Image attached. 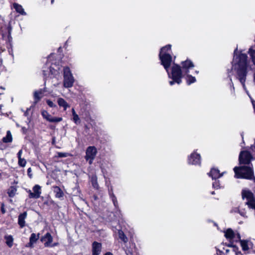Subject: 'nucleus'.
<instances>
[{
    "label": "nucleus",
    "mask_w": 255,
    "mask_h": 255,
    "mask_svg": "<svg viewBox=\"0 0 255 255\" xmlns=\"http://www.w3.org/2000/svg\"><path fill=\"white\" fill-rule=\"evenodd\" d=\"M201 163V157L199 154L194 152L188 157V163L191 164L198 165Z\"/></svg>",
    "instance_id": "obj_14"
},
{
    "label": "nucleus",
    "mask_w": 255,
    "mask_h": 255,
    "mask_svg": "<svg viewBox=\"0 0 255 255\" xmlns=\"http://www.w3.org/2000/svg\"><path fill=\"white\" fill-rule=\"evenodd\" d=\"M33 192L29 190L27 192L29 194L30 198L37 199L40 197L41 193V187L38 185H35L32 188Z\"/></svg>",
    "instance_id": "obj_13"
},
{
    "label": "nucleus",
    "mask_w": 255,
    "mask_h": 255,
    "mask_svg": "<svg viewBox=\"0 0 255 255\" xmlns=\"http://www.w3.org/2000/svg\"><path fill=\"white\" fill-rule=\"evenodd\" d=\"M72 113L73 116L77 115V114L75 112V111L74 109H73V108L72 109Z\"/></svg>",
    "instance_id": "obj_39"
},
{
    "label": "nucleus",
    "mask_w": 255,
    "mask_h": 255,
    "mask_svg": "<svg viewBox=\"0 0 255 255\" xmlns=\"http://www.w3.org/2000/svg\"><path fill=\"white\" fill-rule=\"evenodd\" d=\"M3 204H2V206H1V212L2 213H5V211L4 210V208H3Z\"/></svg>",
    "instance_id": "obj_42"
},
{
    "label": "nucleus",
    "mask_w": 255,
    "mask_h": 255,
    "mask_svg": "<svg viewBox=\"0 0 255 255\" xmlns=\"http://www.w3.org/2000/svg\"><path fill=\"white\" fill-rule=\"evenodd\" d=\"M238 48L234 51L233 61V69L236 72V78L242 84L243 88L246 90L245 82L248 70H252V66L247 61L248 56L245 54L240 53L237 55Z\"/></svg>",
    "instance_id": "obj_1"
},
{
    "label": "nucleus",
    "mask_w": 255,
    "mask_h": 255,
    "mask_svg": "<svg viewBox=\"0 0 255 255\" xmlns=\"http://www.w3.org/2000/svg\"><path fill=\"white\" fill-rule=\"evenodd\" d=\"M182 69L186 74L189 72V69L194 67L193 63L190 61L187 60L182 62Z\"/></svg>",
    "instance_id": "obj_17"
},
{
    "label": "nucleus",
    "mask_w": 255,
    "mask_h": 255,
    "mask_svg": "<svg viewBox=\"0 0 255 255\" xmlns=\"http://www.w3.org/2000/svg\"><path fill=\"white\" fill-rule=\"evenodd\" d=\"M2 106L1 105H0V114H3V112L2 111Z\"/></svg>",
    "instance_id": "obj_41"
},
{
    "label": "nucleus",
    "mask_w": 255,
    "mask_h": 255,
    "mask_svg": "<svg viewBox=\"0 0 255 255\" xmlns=\"http://www.w3.org/2000/svg\"><path fill=\"white\" fill-rule=\"evenodd\" d=\"M39 238V234H36L32 233L29 238V242L26 245L27 247L32 248L34 245L36 243Z\"/></svg>",
    "instance_id": "obj_16"
},
{
    "label": "nucleus",
    "mask_w": 255,
    "mask_h": 255,
    "mask_svg": "<svg viewBox=\"0 0 255 255\" xmlns=\"http://www.w3.org/2000/svg\"><path fill=\"white\" fill-rule=\"evenodd\" d=\"M254 80L255 82V73L254 74Z\"/></svg>",
    "instance_id": "obj_47"
},
{
    "label": "nucleus",
    "mask_w": 255,
    "mask_h": 255,
    "mask_svg": "<svg viewBox=\"0 0 255 255\" xmlns=\"http://www.w3.org/2000/svg\"><path fill=\"white\" fill-rule=\"evenodd\" d=\"M196 81V79L194 77H192L191 76H188V78L187 79V82L188 85L191 84L195 82Z\"/></svg>",
    "instance_id": "obj_31"
},
{
    "label": "nucleus",
    "mask_w": 255,
    "mask_h": 255,
    "mask_svg": "<svg viewBox=\"0 0 255 255\" xmlns=\"http://www.w3.org/2000/svg\"><path fill=\"white\" fill-rule=\"evenodd\" d=\"M91 182H92L93 186L95 188L98 189V182H97V178L96 176H92V179H91Z\"/></svg>",
    "instance_id": "obj_27"
},
{
    "label": "nucleus",
    "mask_w": 255,
    "mask_h": 255,
    "mask_svg": "<svg viewBox=\"0 0 255 255\" xmlns=\"http://www.w3.org/2000/svg\"><path fill=\"white\" fill-rule=\"evenodd\" d=\"M102 251V244L97 242L92 244V255H100Z\"/></svg>",
    "instance_id": "obj_15"
},
{
    "label": "nucleus",
    "mask_w": 255,
    "mask_h": 255,
    "mask_svg": "<svg viewBox=\"0 0 255 255\" xmlns=\"http://www.w3.org/2000/svg\"><path fill=\"white\" fill-rule=\"evenodd\" d=\"M27 217V212H24L20 214L18 216V224L21 228H23L25 225V219Z\"/></svg>",
    "instance_id": "obj_18"
},
{
    "label": "nucleus",
    "mask_w": 255,
    "mask_h": 255,
    "mask_svg": "<svg viewBox=\"0 0 255 255\" xmlns=\"http://www.w3.org/2000/svg\"><path fill=\"white\" fill-rule=\"evenodd\" d=\"M41 241L44 243L45 247H53L57 245L58 244H52L53 238L49 233H47L41 238Z\"/></svg>",
    "instance_id": "obj_10"
},
{
    "label": "nucleus",
    "mask_w": 255,
    "mask_h": 255,
    "mask_svg": "<svg viewBox=\"0 0 255 255\" xmlns=\"http://www.w3.org/2000/svg\"><path fill=\"white\" fill-rule=\"evenodd\" d=\"M12 6L13 7V8L15 9H16V3H13V4H12Z\"/></svg>",
    "instance_id": "obj_44"
},
{
    "label": "nucleus",
    "mask_w": 255,
    "mask_h": 255,
    "mask_svg": "<svg viewBox=\"0 0 255 255\" xmlns=\"http://www.w3.org/2000/svg\"><path fill=\"white\" fill-rule=\"evenodd\" d=\"M54 192L55 193V196L57 198H60L63 196L64 193L62 190L58 186L53 187Z\"/></svg>",
    "instance_id": "obj_21"
},
{
    "label": "nucleus",
    "mask_w": 255,
    "mask_h": 255,
    "mask_svg": "<svg viewBox=\"0 0 255 255\" xmlns=\"http://www.w3.org/2000/svg\"><path fill=\"white\" fill-rule=\"evenodd\" d=\"M111 198H112V199L113 200V203H114L115 206L117 207L118 205V202L116 199V197L114 195H112L111 196Z\"/></svg>",
    "instance_id": "obj_34"
},
{
    "label": "nucleus",
    "mask_w": 255,
    "mask_h": 255,
    "mask_svg": "<svg viewBox=\"0 0 255 255\" xmlns=\"http://www.w3.org/2000/svg\"><path fill=\"white\" fill-rule=\"evenodd\" d=\"M57 155L56 157H66L69 156H72V154L68 153V152H58L57 153Z\"/></svg>",
    "instance_id": "obj_28"
},
{
    "label": "nucleus",
    "mask_w": 255,
    "mask_h": 255,
    "mask_svg": "<svg viewBox=\"0 0 255 255\" xmlns=\"http://www.w3.org/2000/svg\"><path fill=\"white\" fill-rule=\"evenodd\" d=\"M26 161L25 159L19 157L18 158V164L21 167H24L26 165Z\"/></svg>",
    "instance_id": "obj_29"
},
{
    "label": "nucleus",
    "mask_w": 255,
    "mask_h": 255,
    "mask_svg": "<svg viewBox=\"0 0 255 255\" xmlns=\"http://www.w3.org/2000/svg\"><path fill=\"white\" fill-rule=\"evenodd\" d=\"M242 249L245 254H255V246L249 240H239Z\"/></svg>",
    "instance_id": "obj_5"
},
{
    "label": "nucleus",
    "mask_w": 255,
    "mask_h": 255,
    "mask_svg": "<svg viewBox=\"0 0 255 255\" xmlns=\"http://www.w3.org/2000/svg\"><path fill=\"white\" fill-rule=\"evenodd\" d=\"M252 159L251 154L248 151H241L239 155V162L241 164L249 165Z\"/></svg>",
    "instance_id": "obj_8"
},
{
    "label": "nucleus",
    "mask_w": 255,
    "mask_h": 255,
    "mask_svg": "<svg viewBox=\"0 0 255 255\" xmlns=\"http://www.w3.org/2000/svg\"><path fill=\"white\" fill-rule=\"evenodd\" d=\"M5 243L6 245L9 247H12L13 245V239L11 236L8 235L5 236Z\"/></svg>",
    "instance_id": "obj_23"
},
{
    "label": "nucleus",
    "mask_w": 255,
    "mask_h": 255,
    "mask_svg": "<svg viewBox=\"0 0 255 255\" xmlns=\"http://www.w3.org/2000/svg\"><path fill=\"white\" fill-rule=\"evenodd\" d=\"M21 153H22V150H19L18 153V157H21Z\"/></svg>",
    "instance_id": "obj_43"
},
{
    "label": "nucleus",
    "mask_w": 255,
    "mask_h": 255,
    "mask_svg": "<svg viewBox=\"0 0 255 255\" xmlns=\"http://www.w3.org/2000/svg\"><path fill=\"white\" fill-rule=\"evenodd\" d=\"M52 70H54L53 68H52V67H50V71L51 73V74H56V73L57 72L56 71H54V72H52Z\"/></svg>",
    "instance_id": "obj_37"
},
{
    "label": "nucleus",
    "mask_w": 255,
    "mask_h": 255,
    "mask_svg": "<svg viewBox=\"0 0 255 255\" xmlns=\"http://www.w3.org/2000/svg\"><path fill=\"white\" fill-rule=\"evenodd\" d=\"M45 92L44 89H40L37 91H35L34 92L33 97H34V102L33 105H32L29 109H27L26 111L24 113V115L25 116H28L29 115V112L31 110L32 108H33L34 105L37 104L43 97L44 93Z\"/></svg>",
    "instance_id": "obj_7"
},
{
    "label": "nucleus",
    "mask_w": 255,
    "mask_h": 255,
    "mask_svg": "<svg viewBox=\"0 0 255 255\" xmlns=\"http://www.w3.org/2000/svg\"><path fill=\"white\" fill-rule=\"evenodd\" d=\"M168 50H170V49H165V50H164V53H166V52H167V51H168Z\"/></svg>",
    "instance_id": "obj_46"
},
{
    "label": "nucleus",
    "mask_w": 255,
    "mask_h": 255,
    "mask_svg": "<svg viewBox=\"0 0 255 255\" xmlns=\"http://www.w3.org/2000/svg\"><path fill=\"white\" fill-rule=\"evenodd\" d=\"M17 12L19 13L21 15H25L26 12L24 11L22 7L17 4Z\"/></svg>",
    "instance_id": "obj_30"
},
{
    "label": "nucleus",
    "mask_w": 255,
    "mask_h": 255,
    "mask_svg": "<svg viewBox=\"0 0 255 255\" xmlns=\"http://www.w3.org/2000/svg\"><path fill=\"white\" fill-rule=\"evenodd\" d=\"M166 49H171V45H167L161 49L159 58L161 61V64L164 66L166 72H168L169 68L172 62V57L169 54L164 53V50Z\"/></svg>",
    "instance_id": "obj_3"
},
{
    "label": "nucleus",
    "mask_w": 255,
    "mask_h": 255,
    "mask_svg": "<svg viewBox=\"0 0 255 255\" xmlns=\"http://www.w3.org/2000/svg\"><path fill=\"white\" fill-rule=\"evenodd\" d=\"M12 140V134L9 130L7 131L6 134L2 138V141L4 143L11 142Z\"/></svg>",
    "instance_id": "obj_22"
},
{
    "label": "nucleus",
    "mask_w": 255,
    "mask_h": 255,
    "mask_svg": "<svg viewBox=\"0 0 255 255\" xmlns=\"http://www.w3.org/2000/svg\"><path fill=\"white\" fill-rule=\"evenodd\" d=\"M9 202H12L11 199H9Z\"/></svg>",
    "instance_id": "obj_50"
},
{
    "label": "nucleus",
    "mask_w": 255,
    "mask_h": 255,
    "mask_svg": "<svg viewBox=\"0 0 255 255\" xmlns=\"http://www.w3.org/2000/svg\"><path fill=\"white\" fill-rule=\"evenodd\" d=\"M169 78H171L178 84L181 83L182 71L181 67L177 64H174L172 67L171 75L167 72Z\"/></svg>",
    "instance_id": "obj_4"
},
{
    "label": "nucleus",
    "mask_w": 255,
    "mask_h": 255,
    "mask_svg": "<svg viewBox=\"0 0 255 255\" xmlns=\"http://www.w3.org/2000/svg\"><path fill=\"white\" fill-rule=\"evenodd\" d=\"M225 237L230 241L235 242L239 241L241 238L240 235L239 233H234L231 229H228L225 231Z\"/></svg>",
    "instance_id": "obj_11"
},
{
    "label": "nucleus",
    "mask_w": 255,
    "mask_h": 255,
    "mask_svg": "<svg viewBox=\"0 0 255 255\" xmlns=\"http://www.w3.org/2000/svg\"><path fill=\"white\" fill-rule=\"evenodd\" d=\"M251 149L253 151L255 152V144H253L251 146Z\"/></svg>",
    "instance_id": "obj_38"
},
{
    "label": "nucleus",
    "mask_w": 255,
    "mask_h": 255,
    "mask_svg": "<svg viewBox=\"0 0 255 255\" xmlns=\"http://www.w3.org/2000/svg\"><path fill=\"white\" fill-rule=\"evenodd\" d=\"M46 103L50 107H56V105L50 100H47Z\"/></svg>",
    "instance_id": "obj_33"
},
{
    "label": "nucleus",
    "mask_w": 255,
    "mask_h": 255,
    "mask_svg": "<svg viewBox=\"0 0 255 255\" xmlns=\"http://www.w3.org/2000/svg\"><path fill=\"white\" fill-rule=\"evenodd\" d=\"M105 255H113L111 253L108 252L105 254Z\"/></svg>",
    "instance_id": "obj_45"
},
{
    "label": "nucleus",
    "mask_w": 255,
    "mask_h": 255,
    "mask_svg": "<svg viewBox=\"0 0 255 255\" xmlns=\"http://www.w3.org/2000/svg\"><path fill=\"white\" fill-rule=\"evenodd\" d=\"M86 154L85 159L88 161L89 163L91 165L93 163V160L95 157L97 153V149L95 146H89L86 150Z\"/></svg>",
    "instance_id": "obj_9"
},
{
    "label": "nucleus",
    "mask_w": 255,
    "mask_h": 255,
    "mask_svg": "<svg viewBox=\"0 0 255 255\" xmlns=\"http://www.w3.org/2000/svg\"><path fill=\"white\" fill-rule=\"evenodd\" d=\"M213 187L214 188H218L219 187V183L217 181L214 182L213 183Z\"/></svg>",
    "instance_id": "obj_36"
},
{
    "label": "nucleus",
    "mask_w": 255,
    "mask_h": 255,
    "mask_svg": "<svg viewBox=\"0 0 255 255\" xmlns=\"http://www.w3.org/2000/svg\"><path fill=\"white\" fill-rule=\"evenodd\" d=\"M54 1V0H51V3H52Z\"/></svg>",
    "instance_id": "obj_49"
},
{
    "label": "nucleus",
    "mask_w": 255,
    "mask_h": 255,
    "mask_svg": "<svg viewBox=\"0 0 255 255\" xmlns=\"http://www.w3.org/2000/svg\"><path fill=\"white\" fill-rule=\"evenodd\" d=\"M41 115L43 119L50 123H58L62 121L61 117H54L50 115L46 111L42 110Z\"/></svg>",
    "instance_id": "obj_12"
},
{
    "label": "nucleus",
    "mask_w": 255,
    "mask_h": 255,
    "mask_svg": "<svg viewBox=\"0 0 255 255\" xmlns=\"http://www.w3.org/2000/svg\"><path fill=\"white\" fill-rule=\"evenodd\" d=\"M233 212H238L242 216L247 217L246 215V212L244 210H242L240 209V208H235L233 210Z\"/></svg>",
    "instance_id": "obj_26"
},
{
    "label": "nucleus",
    "mask_w": 255,
    "mask_h": 255,
    "mask_svg": "<svg viewBox=\"0 0 255 255\" xmlns=\"http://www.w3.org/2000/svg\"><path fill=\"white\" fill-rule=\"evenodd\" d=\"M16 193V188L13 185L11 186L8 189L7 191V194L9 197H13Z\"/></svg>",
    "instance_id": "obj_24"
},
{
    "label": "nucleus",
    "mask_w": 255,
    "mask_h": 255,
    "mask_svg": "<svg viewBox=\"0 0 255 255\" xmlns=\"http://www.w3.org/2000/svg\"><path fill=\"white\" fill-rule=\"evenodd\" d=\"M230 80H231V82H232V80L231 78H230Z\"/></svg>",
    "instance_id": "obj_52"
},
{
    "label": "nucleus",
    "mask_w": 255,
    "mask_h": 255,
    "mask_svg": "<svg viewBox=\"0 0 255 255\" xmlns=\"http://www.w3.org/2000/svg\"><path fill=\"white\" fill-rule=\"evenodd\" d=\"M73 120L76 124H78L80 123V119L77 114L73 116Z\"/></svg>",
    "instance_id": "obj_32"
},
{
    "label": "nucleus",
    "mask_w": 255,
    "mask_h": 255,
    "mask_svg": "<svg viewBox=\"0 0 255 255\" xmlns=\"http://www.w3.org/2000/svg\"><path fill=\"white\" fill-rule=\"evenodd\" d=\"M74 82V77L68 67L64 68V86L70 88L73 86Z\"/></svg>",
    "instance_id": "obj_6"
},
{
    "label": "nucleus",
    "mask_w": 255,
    "mask_h": 255,
    "mask_svg": "<svg viewBox=\"0 0 255 255\" xmlns=\"http://www.w3.org/2000/svg\"><path fill=\"white\" fill-rule=\"evenodd\" d=\"M119 237L120 239L122 240L124 243H127L128 242V238L124 234V232L120 230L119 231Z\"/></svg>",
    "instance_id": "obj_25"
},
{
    "label": "nucleus",
    "mask_w": 255,
    "mask_h": 255,
    "mask_svg": "<svg viewBox=\"0 0 255 255\" xmlns=\"http://www.w3.org/2000/svg\"><path fill=\"white\" fill-rule=\"evenodd\" d=\"M175 82L176 83V82L175 81H174V80H173V81H171L169 82V84L170 85L172 86L174 84Z\"/></svg>",
    "instance_id": "obj_40"
},
{
    "label": "nucleus",
    "mask_w": 255,
    "mask_h": 255,
    "mask_svg": "<svg viewBox=\"0 0 255 255\" xmlns=\"http://www.w3.org/2000/svg\"><path fill=\"white\" fill-rule=\"evenodd\" d=\"M235 177L237 178H245L251 179L254 177L253 167L249 166H241L235 167L234 168Z\"/></svg>",
    "instance_id": "obj_2"
},
{
    "label": "nucleus",
    "mask_w": 255,
    "mask_h": 255,
    "mask_svg": "<svg viewBox=\"0 0 255 255\" xmlns=\"http://www.w3.org/2000/svg\"><path fill=\"white\" fill-rule=\"evenodd\" d=\"M0 89H2V90H3V89H4V88H3L2 86H0Z\"/></svg>",
    "instance_id": "obj_48"
},
{
    "label": "nucleus",
    "mask_w": 255,
    "mask_h": 255,
    "mask_svg": "<svg viewBox=\"0 0 255 255\" xmlns=\"http://www.w3.org/2000/svg\"><path fill=\"white\" fill-rule=\"evenodd\" d=\"M57 103L60 107H63L64 110H66L67 108L69 107V105L63 98H59L57 100Z\"/></svg>",
    "instance_id": "obj_20"
},
{
    "label": "nucleus",
    "mask_w": 255,
    "mask_h": 255,
    "mask_svg": "<svg viewBox=\"0 0 255 255\" xmlns=\"http://www.w3.org/2000/svg\"><path fill=\"white\" fill-rule=\"evenodd\" d=\"M31 168H29L28 169V170H27V174H28V176H29L30 178H32V174H31Z\"/></svg>",
    "instance_id": "obj_35"
},
{
    "label": "nucleus",
    "mask_w": 255,
    "mask_h": 255,
    "mask_svg": "<svg viewBox=\"0 0 255 255\" xmlns=\"http://www.w3.org/2000/svg\"><path fill=\"white\" fill-rule=\"evenodd\" d=\"M212 194H214V192H212Z\"/></svg>",
    "instance_id": "obj_51"
},
{
    "label": "nucleus",
    "mask_w": 255,
    "mask_h": 255,
    "mask_svg": "<svg viewBox=\"0 0 255 255\" xmlns=\"http://www.w3.org/2000/svg\"><path fill=\"white\" fill-rule=\"evenodd\" d=\"M223 173L221 174L218 169L212 168L209 173V175L212 177V179H216L222 176Z\"/></svg>",
    "instance_id": "obj_19"
}]
</instances>
